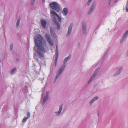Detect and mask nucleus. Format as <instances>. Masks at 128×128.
I'll return each mask as SVG.
<instances>
[{
	"label": "nucleus",
	"mask_w": 128,
	"mask_h": 128,
	"mask_svg": "<svg viewBox=\"0 0 128 128\" xmlns=\"http://www.w3.org/2000/svg\"><path fill=\"white\" fill-rule=\"evenodd\" d=\"M71 55H69L68 57L66 58L64 60V64H65L67 61L69 60L71 58Z\"/></svg>",
	"instance_id": "f3484780"
},
{
	"label": "nucleus",
	"mask_w": 128,
	"mask_h": 128,
	"mask_svg": "<svg viewBox=\"0 0 128 128\" xmlns=\"http://www.w3.org/2000/svg\"><path fill=\"white\" fill-rule=\"evenodd\" d=\"M40 52H45L46 51L47 48L46 46V42L44 41L40 35ZM44 54L40 53V57H43Z\"/></svg>",
	"instance_id": "f03ea898"
},
{
	"label": "nucleus",
	"mask_w": 128,
	"mask_h": 128,
	"mask_svg": "<svg viewBox=\"0 0 128 128\" xmlns=\"http://www.w3.org/2000/svg\"><path fill=\"white\" fill-rule=\"evenodd\" d=\"M41 22L42 26L44 28H45L46 24V21L44 20H42L41 21Z\"/></svg>",
	"instance_id": "4468645a"
},
{
	"label": "nucleus",
	"mask_w": 128,
	"mask_h": 128,
	"mask_svg": "<svg viewBox=\"0 0 128 128\" xmlns=\"http://www.w3.org/2000/svg\"><path fill=\"white\" fill-rule=\"evenodd\" d=\"M126 12H128V7L126 6Z\"/></svg>",
	"instance_id": "c756f323"
},
{
	"label": "nucleus",
	"mask_w": 128,
	"mask_h": 128,
	"mask_svg": "<svg viewBox=\"0 0 128 128\" xmlns=\"http://www.w3.org/2000/svg\"><path fill=\"white\" fill-rule=\"evenodd\" d=\"M65 66V65H63L60 68L59 70L58 73L57 74V75H56V76L55 78V81L54 82V83L56 82V80L59 77L60 74L62 72Z\"/></svg>",
	"instance_id": "20e7f679"
},
{
	"label": "nucleus",
	"mask_w": 128,
	"mask_h": 128,
	"mask_svg": "<svg viewBox=\"0 0 128 128\" xmlns=\"http://www.w3.org/2000/svg\"><path fill=\"white\" fill-rule=\"evenodd\" d=\"M45 37L47 39V42L49 43V44L51 46H53V43L50 39V35L46 34L45 35Z\"/></svg>",
	"instance_id": "39448f33"
},
{
	"label": "nucleus",
	"mask_w": 128,
	"mask_h": 128,
	"mask_svg": "<svg viewBox=\"0 0 128 128\" xmlns=\"http://www.w3.org/2000/svg\"><path fill=\"white\" fill-rule=\"evenodd\" d=\"M98 98V96H96L94 97L92 100H91L90 102V104H92L96 100H97Z\"/></svg>",
	"instance_id": "a211bd4d"
},
{
	"label": "nucleus",
	"mask_w": 128,
	"mask_h": 128,
	"mask_svg": "<svg viewBox=\"0 0 128 128\" xmlns=\"http://www.w3.org/2000/svg\"><path fill=\"white\" fill-rule=\"evenodd\" d=\"M99 70V68H98L96 71L92 75L91 77L88 82V83H90L93 80V78L96 76V74Z\"/></svg>",
	"instance_id": "423d86ee"
},
{
	"label": "nucleus",
	"mask_w": 128,
	"mask_h": 128,
	"mask_svg": "<svg viewBox=\"0 0 128 128\" xmlns=\"http://www.w3.org/2000/svg\"><path fill=\"white\" fill-rule=\"evenodd\" d=\"M34 33V38L35 46L34 48V57L37 62L39 63L38 58H40V34L39 32H38L40 31L38 29L36 30Z\"/></svg>",
	"instance_id": "f257e3e1"
},
{
	"label": "nucleus",
	"mask_w": 128,
	"mask_h": 128,
	"mask_svg": "<svg viewBox=\"0 0 128 128\" xmlns=\"http://www.w3.org/2000/svg\"><path fill=\"white\" fill-rule=\"evenodd\" d=\"M123 69V68L122 67L120 68L119 70L118 71V73H116L114 75V76H116L117 75L119 74L122 71Z\"/></svg>",
	"instance_id": "412c9836"
},
{
	"label": "nucleus",
	"mask_w": 128,
	"mask_h": 128,
	"mask_svg": "<svg viewBox=\"0 0 128 128\" xmlns=\"http://www.w3.org/2000/svg\"><path fill=\"white\" fill-rule=\"evenodd\" d=\"M68 10L67 8H64L62 11V13L64 16H66L68 12Z\"/></svg>",
	"instance_id": "f8f14e48"
},
{
	"label": "nucleus",
	"mask_w": 128,
	"mask_h": 128,
	"mask_svg": "<svg viewBox=\"0 0 128 128\" xmlns=\"http://www.w3.org/2000/svg\"><path fill=\"white\" fill-rule=\"evenodd\" d=\"M56 50L55 52V54L56 55L55 59V66H56L57 63L58 58V48L57 46H56Z\"/></svg>",
	"instance_id": "6e6552de"
},
{
	"label": "nucleus",
	"mask_w": 128,
	"mask_h": 128,
	"mask_svg": "<svg viewBox=\"0 0 128 128\" xmlns=\"http://www.w3.org/2000/svg\"><path fill=\"white\" fill-rule=\"evenodd\" d=\"M20 18H18L17 20V22L16 24V27L18 28V26H19L20 22Z\"/></svg>",
	"instance_id": "aec40b11"
},
{
	"label": "nucleus",
	"mask_w": 128,
	"mask_h": 128,
	"mask_svg": "<svg viewBox=\"0 0 128 128\" xmlns=\"http://www.w3.org/2000/svg\"><path fill=\"white\" fill-rule=\"evenodd\" d=\"M13 47V44H11L10 46V50L12 51V50Z\"/></svg>",
	"instance_id": "b1692460"
},
{
	"label": "nucleus",
	"mask_w": 128,
	"mask_h": 128,
	"mask_svg": "<svg viewBox=\"0 0 128 128\" xmlns=\"http://www.w3.org/2000/svg\"><path fill=\"white\" fill-rule=\"evenodd\" d=\"M16 67L12 69L10 72L11 74H13L14 72L16 70Z\"/></svg>",
	"instance_id": "4be33fe9"
},
{
	"label": "nucleus",
	"mask_w": 128,
	"mask_h": 128,
	"mask_svg": "<svg viewBox=\"0 0 128 128\" xmlns=\"http://www.w3.org/2000/svg\"><path fill=\"white\" fill-rule=\"evenodd\" d=\"M49 93V92L48 91L46 92V96L44 97L42 102V104L43 105L44 104L46 100L48 99Z\"/></svg>",
	"instance_id": "1a4fd4ad"
},
{
	"label": "nucleus",
	"mask_w": 128,
	"mask_h": 128,
	"mask_svg": "<svg viewBox=\"0 0 128 128\" xmlns=\"http://www.w3.org/2000/svg\"><path fill=\"white\" fill-rule=\"evenodd\" d=\"M16 61L17 62H18L19 61V60L18 58H17L16 59Z\"/></svg>",
	"instance_id": "7c9ffc66"
},
{
	"label": "nucleus",
	"mask_w": 128,
	"mask_h": 128,
	"mask_svg": "<svg viewBox=\"0 0 128 128\" xmlns=\"http://www.w3.org/2000/svg\"><path fill=\"white\" fill-rule=\"evenodd\" d=\"M51 35L52 36H54V33L52 32L51 31Z\"/></svg>",
	"instance_id": "c85d7f7f"
},
{
	"label": "nucleus",
	"mask_w": 128,
	"mask_h": 128,
	"mask_svg": "<svg viewBox=\"0 0 128 128\" xmlns=\"http://www.w3.org/2000/svg\"><path fill=\"white\" fill-rule=\"evenodd\" d=\"M39 108L40 106H37L36 107V109L37 110L38 108Z\"/></svg>",
	"instance_id": "cd10ccee"
},
{
	"label": "nucleus",
	"mask_w": 128,
	"mask_h": 128,
	"mask_svg": "<svg viewBox=\"0 0 128 128\" xmlns=\"http://www.w3.org/2000/svg\"><path fill=\"white\" fill-rule=\"evenodd\" d=\"M82 30L83 34H85L86 30V25L83 24H82Z\"/></svg>",
	"instance_id": "6ab92c4d"
},
{
	"label": "nucleus",
	"mask_w": 128,
	"mask_h": 128,
	"mask_svg": "<svg viewBox=\"0 0 128 128\" xmlns=\"http://www.w3.org/2000/svg\"><path fill=\"white\" fill-rule=\"evenodd\" d=\"M28 118H27L26 117H25L23 118L22 120V122H25L26 121V120Z\"/></svg>",
	"instance_id": "5701e85b"
},
{
	"label": "nucleus",
	"mask_w": 128,
	"mask_h": 128,
	"mask_svg": "<svg viewBox=\"0 0 128 128\" xmlns=\"http://www.w3.org/2000/svg\"><path fill=\"white\" fill-rule=\"evenodd\" d=\"M51 13L55 17L56 16L58 18V21L60 22L61 20V18L59 16V15L56 13V12L52 10L51 12Z\"/></svg>",
	"instance_id": "0eeeda50"
},
{
	"label": "nucleus",
	"mask_w": 128,
	"mask_h": 128,
	"mask_svg": "<svg viewBox=\"0 0 128 128\" xmlns=\"http://www.w3.org/2000/svg\"><path fill=\"white\" fill-rule=\"evenodd\" d=\"M92 0H88V5L89 6L90 4V2H91Z\"/></svg>",
	"instance_id": "bb28decb"
},
{
	"label": "nucleus",
	"mask_w": 128,
	"mask_h": 128,
	"mask_svg": "<svg viewBox=\"0 0 128 128\" xmlns=\"http://www.w3.org/2000/svg\"><path fill=\"white\" fill-rule=\"evenodd\" d=\"M50 8L53 10H56L57 12L60 11V6L56 2H53L50 4Z\"/></svg>",
	"instance_id": "7ed1b4c3"
},
{
	"label": "nucleus",
	"mask_w": 128,
	"mask_h": 128,
	"mask_svg": "<svg viewBox=\"0 0 128 128\" xmlns=\"http://www.w3.org/2000/svg\"><path fill=\"white\" fill-rule=\"evenodd\" d=\"M36 0H31V4L32 5H33L35 2Z\"/></svg>",
	"instance_id": "393cba45"
},
{
	"label": "nucleus",
	"mask_w": 128,
	"mask_h": 128,
	"mask_svg": "<svg viewBox=\"0 0 128 128\" xmlns=\"http://www.w3.org/2000/svg\"><path fill=\"white\" fill-rule=\"evenodd\" d=\"M72 24H71L69 26L68 32L66 35L67 36L70 35L71 32L72 30Z\"/></svg>",
	"instance_id": "9d476101"
},
{
	"label": "nucleus",
	"mask_w": 128,
	"mask_h": 128,
	"mask_svg": "<svg viewBox=\"0 0 128 128\" xmlns=\"http://www.w3.org/2000/svg\"><path fill=\"white\" fill-rule=\"evenodd\" d=\"M128 34V30H127L125 33L122 36V39L121 40V43L124 40L126 36Z\"/></svg>",
	"instance_id": "ddd939ff"
},
{
	"label": "nucleus",
	"mask_w": 128,
	"mask_h": 128,
	"mask_svg": "<svg viewBox=\"0 0 128 128\" xmlns=\"http://www.w3.org/2000/svg\"><path fill=\"white\" fill-rule=\"evenodd\" d=\"M27 116L26 117L29 118L30 116V112H28L27 113Z\"/></svg>",
	"instance_id": "a878e982"
},
{
	"label": "nucleus",
	"mask_w": 128,
	"mask_h": 128,
	"mask_svg": "<svg viewBox=\"0 0 128 128\" xmlns=\"http://www.w3.org/2000/svg\"><path fill=\"white\" fill-rule=\"evenodd\" d=\"M96 4L95 3H94L92 5L91 7L88 12V14H90L94 10V9L95 7Z\"/></svg>",
	"instance_id": "9b49d317"
},
{
	"label": "nucleus",
	"mask_w": 128,
	"mask_h": 128,
	"mask_svg": "<svg viewBox=\"0 0 128 128\" xmlns=\"http://www.w3.org/2000/svg\"><path fill=\"white\" fill-rule=\"evenodd\" d=\"M54 21L55 22V23L56 24L57 27L56 28L58 30H59L60 28V24H58V22H56V18H54Z\"/></svg>",
	"instance_id": "dca6fc26"
},
{
	"label": "nucleus",
	"mask_w": 128,
	"mask_h": 128,
	"mask_svg": "<svg viewBox=\"0 0 128 128\" xmlns=\"http://www.w3.org/2000/svg\"><path fill=\"white\" fill-rule=\"evenodd\" d=\"M63 104H62L60 106V108L58 112H56L55 113L57 114H60L61 112L62 109Z\"/></svg>",
	"instance_id": "2eb2a0df"
}]
</instances>
